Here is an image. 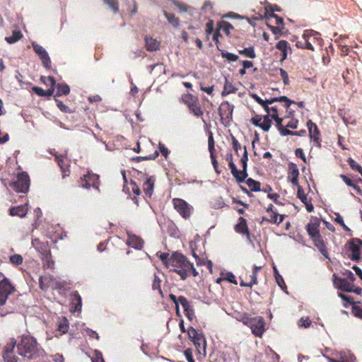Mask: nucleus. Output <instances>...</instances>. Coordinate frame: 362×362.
Wrapping results in <instances>:
<instances>
[{
    "label": "nucleus",
    "mask_w": 362,
    "mask_h": 362,
    "mask_svg": "<svg viewBox=\"0 0 362 362\" xmlns=\"http://www.w3.org/2000/svg\"><path fill=\"white\" fill-rule=\"evenodd\" d=\"M334 276V284L338 289L345 292L352 291V287H354L352 283L349 282L345 278H337L335 276Z\"/></svg>",
    "instance_id": "nucleus-13"
},
{
    "label": "nucleus",
    "mask_w": 362,
    "mask_h": 362,
    "mask_svg": "<svg viewBox=\"0 0 362 362\" xmlns=\"http://www.w3.org/2000/svg\"><path fill=\"white\" fill-rule=\"evenodd\" d=\"M180 303L183 308H187L188 305H189V303L188 300L185 296H180L178 298V304Z\"/></svg>",
    "instance_id": "nucleus-60"
},
{
    "label": "nucleus",
    "mask_w": 362,
    "mask_h": 362,
    "mask_svg": "<svg viewBox=\"0 0 362 362\" xmlns=\"http://www.w3.org/2000/svg\"><path fill=\"white\" fill-rule=\"evenodd\" d=\"M312 240L314 242L315 245L318 248L319 251L321 252V254L326 258H328V253L326 248V245L324 243V240L321 235L313 238Z\"/></svg>",
    "instance_id": "nucleus-16"
},
{
    "label": "nucleus",
    "mask_w": 362,
    "mask_h": 362,
    "mask_svg": "<svg viewBox=\"0 0 362 362\" xmlns=\"http://www.w3.org/2000/svg\"><path fill=\"white\" fill-rule=\"evenodd\" d=\"M150 69V73L153 74L155 71V75L159 76L161 74H165V69L163 64H156L153 65H150L148 66Z\"/></svg>",
    "instance_id": "nucleus-26"
},
{
    "label": "nucleus",
    "mask_w": 362,
    "mask_h": 362,
    "mask_svg": "<svg viewBox=\"0 0 362 362\" xmlns=\"http://www.w3.org/2000/svg\"><path fill=\"white\" fill-rule=\"evenodd\" d=\"M218 26L219 29L223 30L226 33V35H229L230 30L233 28V25L230 23L226 21L221 22Z\"/></svg>",
    "instance_id": "nucleus-36"
},
{
    "label": "nucleus",
    "mask_w": 362,
    "mask_h": 362,
    "mask_svg": "<svg viewBox=\"0 0 362 362\" xmlns=\"http://www.w3.org/2000/svg\"><path fill=\"white\" fill-rule=\"evenodd\" d=\"M22 36L23 35L21 30H14L13 31L12 35L6 37L5 40L9 44H13L19 40L22 37Z\"/></svg>",
    "instance_id": "nucleus-27"
},
{
    "label": "nucleus",
    "mask_w": 362,
    "mask_h": 362,
    "mask_svg": "<svg viewBox=\"0 0 362 362\" xmlns=\"http://www.w3.org/2000/svg\"><path fill=\"white\" fill-rule=\"evenodd\" d=\"M245 324L249 325L252 333L257 337H261L264 332V320L262 317H256L244 322Z\"/></svg>",
    "instance_id": "nucleus-8"
},
{
    "label": "nucleus",
    "mask_w": 362,
    "mask_h": 362,
    "mask_svg": "<svg viewBox=\"0 0 362 362\" xmlns=\"http://www.w3.org/2000/svg\"><path fill=\"white\" fill-rule=\"evenodd\" d=\"M71 303L74 305V311L80 312L82 307L81 297L78 292L71 294Z\"/></svg>",
    "instance_id": "nucleus-21"
},
{
    "label": "nucleus",
    "mask_w": 362,
    "mask_h": 362,
    "mask_svg": "<svg viewBox=\"0 0 362 362\" xmlns=\"http://www.w3.org/2000/svg\"><path fill=\"white\" fill-rule=\"evenodd\" d=\"M343 275L345 276V279L346 280L349 279L351 281V283L354 282L356 280V277H355L354 274H353L352 272H351L349 270H346L343 273Z\"/></svg>",
    "instance_id": "nucleus-55"
},
{
    "label": "nucleus",
    "mask_w": 362,
    "mask_h": 362,
    "mask_svg": "<svg viewBox=\"0 0 362 362\" xmlns=\"http://www.w3.org/2000/svg\"><path fill=\"white\" fill-rule=\"evenodd\" d=\"M79 186L86 189H90L92 186V183L89 181L86 175H85L83 178H81L79 181Z\"/></svg>",
    "instance_id": "nucleus-39"
},
{
    "label": "nucleus",
    "mask_w": 362,
    "mask_h": 362,
    "mask_svg": "<svg viewBox=\"0 0 362 362\" xmlns=\"http://www.w3.org/2000/svg\"><path fill=\"white\" fill-rule=\"evenodd\" d=\"M335 215L336 218L334 221L337 223H338L340 226H341L345 230L349 231L350 228L344 223V220L342 217L340 216V214L339 213H335Z\"/></svg>",
    "instance_id": "nucleus-46"
},
{
    "label": "nucleus",
    "mask_w": 362,
    "mask_h": 362,
    "mask_svg": "<svg viewBox=\"0 0 362 362\" xmlns=\"http://www.w3.org/2000/svg\"><path fill=\"white\" fill-rule=\"evenodd\" d=\"M57 103V107L63 112H70L71 110L69 107L63 104V103L59 100H55Z\"/></svg>",
    "instance_id": "nucleus-50"
},
{
    "label": "nucleus",
    "mask_w": 362,
    "mask_h": 362,
    "mask_svg": "<svg viewBox=\"0 0 362 362\" xmlns=\"http://www.w3.org/2000/svg\"><path fill=\"white\" fill-rule=\"evenodd\" d=\"M297 187H298L297 197L300 199V201L303 204H306V202L309 201L307 197V195L305 194L304 190L301 186L298 185Z\"/></svg>",
    "instance_id": "nucleus-37"
},
{
    "label": "nucleus",
    "mask_w": 362,
    "mask_h": 362,
    "mask_svg": "<svg viewBox=\"0 0 362 362\" xmlns=\"http://www.w3.org/2000/svg\"><path fill=\"white\" fill-rule=\"evenodd\" d=\"M348 163L353 170L358 171L362 176V167L360 165L352 158H349Z\"/></svg>",
    "instance_id": "nucleus-38"
},
{
    "label": "nucleus",
    "mask_w": 362,
    "mask_h": 362,
    "mask_svg": "<svg viewBox=\"0 0 362 362\" xmlns=\"http://www.w3.org/2000/svg\"><path fill=\"white\" fill-rule=\"evenodd\" d=\"M104 3L107 4L115 13L118 11L117 0H103Z\"/></svg>",
    "instance_id": "nucleus-41"
},
{
    "label": "nucleus",
    "mask_w": 362,
    "mask_h": 362,
    "mask_svg": "<svg viewBox=\"0 0 362 362\" xmlns=\"http://www.w3.org/2000/svg\"><path fill=\"white\" fill-rule=\"evenodd\" d=\"M264 102L268 105H272L275 102H285L286 105L285 107L286 108H288L291 104L294 103V101L288 99L286 96H281L279 98H273L269 100H266Z\"/></svg>",
    "instance_id": "nucleus-22"
},
{
    "label": "nucleus",
    "mask_w": 362,
    "mask_h": 362,
    "mask_svg": "<svg viewBox=\"0 0 362 362\" xmlns=\"http://www.w3.org/2000/svg\"><path fill=\"white\" fill-rule=\"evenodd\" d=\"M182 101L187 105L190 112L196 117H202L203 111L197 97L186 93L182 95Z\"/></svg>",
    "instance_id": "nucleus-2"
},
{
    "label": "nucleus",
    "mask_w": 362,
    "mask_h": 362,
    "mask_svg": "<svg viewBox=\"0 0 362 362\" xmlns=\"http://www.w3.org/2000/svg\"><path fill=\"white\" fill-rule=\"evenodd\" d=\"M17 349L20 356L28 360L35 359L44 352L35 338L25 334L21 337V340L17 344Z\"/></svg>",
    "instance_id": "nucleus-1"
},
{
    "label": "nucleus",
    "mask_w": 362,
    "mask_h": 362,
    "mask_svg": "<svg viewBox=\"0 0 362 362\" xmlns=\"http://www.w3.org/2000/svg\"><path fill=\"white\" fill-rule=\"evenodd\" d=\"M33 90L35 93H36L39 96H42V97L46 96L45 90L44 89H42V88H40L37 86H34L33 88Z\"/></svg>",
    "instance_id": "nucleus-62"
},
{
    "label": "nucleus",
    "mask_w": 362,
    "mask_h": 362,
    "mask_svg": "<svg viewBox=\"0 0 362 362\" xmlns=\"http://www.w3.org/2000/svg\"><path fill=\"white\" fill-rule=\"evenodd\" d=\"M59 330L62 333L65 334L69 330V325L66 320H64V322H61L59 325Z\"/></svg>",
    "instance_id": "nucleus-59"
},
{
    "label": "nucleus",
    "mask_w": 362,
    "mask_h": 362,
    "mask_svg": "<svg viewBox=\"0 0 362 362\" xmlns=\"http://www.w3.org/2000/svg\"><path fill=\"white\" fill-rule=\"evenodd\" d=\"M57 92L54 97H59L62 95H68L70 92L69 86L65 83H58L56 85Z\"/></svg>",
    "instance_id": "nucleus-23"
},
{
    "label": "nucleus",
    "mask_w": 362,
    "mask_h": 362,
    "mask_svg": "<svg viewBox=\"0 0 362 362\" xmlns=\"http://www.w3.org/2000/svg\"><path fill=\"white\" fill-rule=\"evenodd\" d=\"M218 49L221 52L222 57L225 58L228 62H235L239 58L238 56L235 54L228 52L227 51L223 49H220L218 47Z\"/></svg>",
    "instance_id": "nucleus-33"
},
{
    "label": "nucleus",
    "mask_w": 362,
    "mask_h": 362,
    "mask_svg": "<svg viewBox=\"0 0 362 362\" xmlns=\"http://www.w3.org/2000/svg\"><path fill=\"white\" fill-rule=\"evenodd\" d=\"M246 184L247 185V186L250 188V189L252 192H259L262 190L260 188V185H261L260 182L258 181H256L252 178H248L246 180Z\"/></svg>",
    "instance_id": "nucleus-30"
},
{
    "label": "nucleus",
    "mask_w": 362,
    "mask_h": 362,
    "mask_svg": "<svg viewBox=\"0 0 362 362\" xmlns=\"http://www.w3.org/2000/svg\"><path fill=\"white\" fill-rule=\"evenodd\" d=\"M280 74L283 79L284 85H288L289 81L287 72L284 69H280Z\"/></svg>",
    "instance_id": "nucleus-58"
},
{
    "label": "nucleus",
    "mask_w": 362,
    "mask_h": 362,
    "mask_svg": "<svg viewBox=\"0 0 362 362\" xmlns=\"http://www.w3.org/2000/svg\"><path fill=\"white\" fill-rule=\"evenodd\" d=\"M159 258L160 260L163 262V264L165 265V267L168 268V262L169 261V254L168 253H160L159 255Z\"/></svg>",
    "instance_id": "nucleus-63"
},
{
    "label": "nucleus",
    "mask_w": 362,
    "mask_h": 362,
    "mask_svg": "<svg viewBox=\"0 0 362 362\" xmlns=\"http://www.w3.org/2000/svg\"><path fill=\"white\" fill-rule=\"evenodd\" d=\"M238 52L242 54L245 55L247 57L254 59L256 57V54L255 53V49L254 47H250L248 48H245L244 49L238 50Z\"/></svg>",
    "instance_id": "nucleus-35"
},
{
    "label": "nucleus",
    "mask_w": 362,
    "mask_h": 362,
    "mask_svg": "<svg viewBox=\"0 0 362 362\" xmlns=\"http://www.w3.org/2000/svg\"><path fill=\"white\" fill-rule=\"evenodd\" d=\"M32 45H33L34 51L40 58L43 66L46 69H50L51 61H50L49 54L47 52V51L45 50V49L44 47H42V46L37 45L35 42H33Z\"/></svg>",
    "instance_id": "nucleus-9"
},
{
    "label": "nucleus",
    "mask_w": 362,
    "mask_h": 362,
    "mask_svg": "<svg viewBox=\"0 0 362 362\" xmlns=\"http://www.w3.org/2000/svg\"><path fill=\"white\" fill-rule=\"evenodd\" d=\"M229 167L231 170V173L234 177H237L236 175H238L240 174V170L237 169L236 165L233 161V158L230 157V160L228 163Z\"/></svg>",
    "instance_id": "nucleus-47"
},
{
    "label": "nucleus",
    "mask_w": 362,
    "mask_h": 362,
    "mask_svg": "<svg viewBox=\"0 0 362 362\" xmlns=\"http://www.w3.org/2000/svg\"><path fill=\"white\" fill-rule=\"evenodd\" d=\"M307 127L309 130L310 137L314 141H317L319 137L320 132L317 125L313 123L311 120H308L307 122Z\"/></svg>",
    "instance_id": "nucleus-18"
},
{
    "label": "nucleus",
    "mask_w": 362,
    "mask_h": 362,
    "mask_svg": "<svg viewBox=\"0 0 362 362\" xmlns=\"http://www.w3.org/2000/svg\"><path fill=\"white\" fill-rule=\"evenodd\" d=\"M127 244L134 248L140 250L144 246V241L140 237L136 236V235L128 234Z\"/></svg>",
    "instance_id": "nucleus-14"
},
{
    "label": "nucleus",
    "mask_w": 362,
    "mask_h": 362,
    "mask_svg": "<svg viewBox=\"0 0 362 362\" xmlns=\"http://www.w3.org/2000/svg\"><path fill=\"white\" fill-rule=\"evenodd\" d=\"M144 41L147 50L152 52L159 49L160 43L156 39L146 36Z\"/></svg>",
    "instance_id": "nucleus-20"
},
{
    "label": "nucleus",
    "mask_w": 362,
    "mask_h": 362,
    "mask_svg": "<svg viewBox=\"0 0 362 362\" xmlns=\"http://www.w3.org/2000/svg\"><path fill=\"white\" fill-rule=\"evenodd\" d=\"M92 361L93 362H105L102 354L98 351H95V356H93L92 358Z\"/></svg>",
    "instance_id": "nucleus-56"
},
{
    "label": "nucleus",
    "mask_w": 362,
    "mask_h": 362,
    "mask_svg": "<svg viewBox=\"0 0 362 362\" xmlns=\"http://www.w3.org/2000/svg\"><path fill=\"white\" fill-rule=\"evenodd\" d=\"M233 109L234 106L227 101L223 102L218 108V114L221 117V120L226 127L230 125V122L233 118Z\"/></svg>",
    "instance_id": "nucleus-4"
},
{
    "label": "nucleus",
    "mask_w": 362,
    "mask_h": 362,
    "mask_svg": "<svg viewBox=\"0 0 362 362\" xmlns=\"http://www.w3.org/2000/svg\"><path fill=\"white\" fill-rule=\"evenodd\" d=\"M236 91L237 88H235L233 84L226 78V81L221 95L224 96L231 93H235Z\"/></svg>",
    "instance_id": "nucleus-28"
},
{
    "label": "nucleus",
    "mask_w": 362,
    "mask_h": 362,
    "mask_svg": "<svg viewBox=\"0 0 362 362\" xmlns=\"http://www.w3.org/2000/svg\"><path fill=\"white\" fill-rule=\"evenodd\" d=\"M275 279H276V283L278 284V285L281 288H284V287H286V284L284 283V281L282 278V276L281 275H279L277 272H276V269H275Z\"/></svg>",
    "instance_id": "nucleus-51"
},
{
    "label": "nucleus",
    "mask_w": 362,
    "mask_h": 362,
    "mask_svg": "<svg viewBox=\"0 0 362 362\" xmlns=\"http://www.w3.org/2000/svg\"><path fill=\"white\" fill-rule=\"evenodd\" d=\"M188 335L190 339H192L194 341H203L204 344H206V341L204 339V337L202 334H199L197 331L194 329L193 327H190L188 330Z\"/></svg>",
    "instance_id": "nucleus-25"
},
{
    "label": "nucleus",
    "mask_w": 362,
    "mask_h": 362,
    "mask_svg": "<svg viewBox=\"0 0 362 362\" xmlns=\"http://www.w3.org/2000/svg\"><path fill=\"white\" fill-rule=\"evenodd\" d=\"M40 80L46 85H50L51 86H54L56 85V81L53 76H42Z\"/></svg>",
    "instance_id": "nucleus-44"
},
{
    "label": "nucleus",
    "mask_w": 362,
    "mask_h": 362,
    "mask_svg": "<svg viewBox=\"0 0 362 362\" xmlns=\"http://www.w3.org/2000/svg\"><path fill=\"white\" fill-rule=\"evenodd\" d=\"M23 257L20 255H13L10 257V261L12 264L19 265L23 263Z\"/></svg>",
    "instance_id": "nucleus-43"
},
{
    "label": "nucleus",
    "mask_w": 362,
    "mask_h": 362,
    "mask_svg": "<svg viewBox=\"0 0 362 362\" xmlns=\"http://www.w3.org/2000/svg\"><path fill=\"white\" fill-rule=\"evenodd\" d=\"M320 225V222L319 218L312 216L310 222L306 226L307 232L311 239L320 235L319 230Z\"/></svg>",
    "instance_id": "nucleus-10"
},
{
    "label": "nucleus",
    "mask_w": 362,
    "mask_h": 362,
    "mask_svg": "<svg viewBox=\"0 0 362 362\" xmlns=\"http://www.w3.org/2000/svg\"><path fill=\"white\" fill-rule=\"evenodd\" d=\"M170 272L179 274L182 280H185L189 276L188 268L170 269Z\"/></svg>",
    "instance_id": "nucleus-34"
},
{
    "label": "nucleus",
    "mask_w": 362,
    "mask_h": 362,
    "mask_svg": "<svg viewBox=\"0 0 362 362\" xmlns=\"http://www.w3.org/2000/svg\"><path fill=\"white\" fill-rule=\"evenodd\" d=\"M298 119H291L288 123L286 124V127L287 128H291V129H297L298 127Z\"/></svg>",
    "instance_id": "nucleus-64"
},
{
    "label": "nucleus",
    "mask_w": 362,
    "mask_h": 362,
    "mask_svg": "<svg viewBox=\"0 0 362 362\" xmlns=\"http://www.w3.org/2000/svg\"><path fill=\"white\" fill-rule=\"evenodd\" d=\"M154 183L155 178L153 177H150L144 182L143 185V189L145 194L148 197H151L153 194Z\"/></svg>",
    "instance_id": "nucleus-17"
},
{
    "label": "nucleus",
    "mask_w": 362,
    "mask_h": 362,
    "mask_svg": "<svg viewBox=\"0 0 362 362\" xmlns=\"http://www.w3.org/2000/svg\"><path fill=\"white\" fill-rule=\"evenodd\" d=\"M160 279L158 278V276H155L154 280H153V284H152V288H153V290L158 289L160 293H161L162 291H161V289H160Z\"/></svg>",
    "instance_id": "nucleus-57"
},
{
    "label": "nucleus",
    "mask_w": 362,
    "mask_h": 362,
    "mask_svg": "<svg viewBox=\"0 0 362 362\" xmlns=\"http://www.w3.org/2000/svg\"><path fill=\"white\" fill-rule=\"evenodd\" d=\"M311 324V321L308 318V317H306V318H300V320L298 321V325L300 327H308Z\"/></svg>",
    "instance_id": "nucleus-52"
},
{
    "label": "nucleus",
    "mask_w": 362,
    "mask_h": 362,
    "mask_svg": "<svg viewBox=\"0 0 362 362\" xmlns=\"http://www.w3.org/2000/svg\"><path fill=\"white\" fill-rule=\"evenodd\" d=\"M13 291L14 287L6 278L0 281V305L5 304L8 295Z\"/></svg>",
    "instance_id": "nucleus-7"
},
{
    "label": "nucleus",
    "mask_w": 362,
    "mask_h": 362,
    "mask_svg": "<svg viewBox=\"0 0 362 362\" xmlns=\"http://www.w3.org/2000/svg\"><path fill=\"white\" fill-rule=\"evenodd\" d=\"M288 179L294 186H298L299 170L297 165L293 163H290L288 167Z\"/></svg>",
    "instance_id": "nucleus-12"
},
{
    "label": "nucleus",
    "mask_w": 362,
    "mask_h": 362,
    "mask_svg": "<svg viewBox=\"0 0 362 362\" xmlns=\"http://www.w3.org/2000/svg\"><path fill=\"white\" fill-rule=\"evenodd\" d=\"M183 309L185 312L186 316L188 317L189 320H192L194 317V310H193L192 307L191 306V305L190 304L188 305L187 308H183Z\"/></svg>",
    "instance_id": "nucleus-54"
},
{
    "label": "nucleus",
    "mask_w": 362,
    "mask_h": 362,
    "mask_svg": "<svg viewBox=\"0 0 362 362\" xmlns=\"http://www.w3.org/2000/svg\"><path fill=\"white\" fill-rule=\"evenodd\" d=\"M235 231L242 234H246L247 236L250 235L248 228L247 226V221L243 217L239 218V223L236 224Z\"/></svg>",
    "instance_id": "nucleus-19"
},
{
    "label": "nucleus",
    "mask_w": 362,
    "mask_h": 362,
    "mask_svg": "<svg viewBox=\"0 0 362 362\" xmlns=\"http://www.w3.org/2000/svg\"><path fill=\"white\" fill-rule=\"evenodd\" d=\"M163 13L165 18H167L169 23H170L174 27H177L180 23V21L175 16L173 13H169L166 11H163Z\"/></svg>",
    "instance_id": "nucleus-31"
},
{
    "label": "nucleus",
    "mask_w": 362,
    "mask_h": 362,
    "mask_svg": "<svg viewBox=\"0 0 362 362\" xmlns=\"http://www.w3.org/2000/svg\"><path fill=\"white\" fill-rule=\"evenodd\" d=\"M355 360L356 357L352 354H349V356L346 355L344 353L340 354V362H354Z\"/></svg>",
    "instance_id": "nucleus-45"
},
{
    "label": "nucleus",
    "mask_w": 362,
    "mask_h": 362,
    "mask_svg": "<svg viewBox=\"0 0 362 362\" xmlns=\"http://www.w3.org/2000/svg\"><path fill=\"white\" fill-rule=\"evenodd\" d=\"M271 110H272V112H275V114L271 115V118L275 120L276 127L279 130L282 127H284V125L282 124L283 119L279 117L278 110H277L276 107H272Z\"/></svg>",
    "instance_id": "nucleus-29"
},
{
    "label": "nucleus",
    "mask_w": 362,
    "mask_h": 362,
    "mask_svg": "<svg viewBox=\"0 0 362 362\" xmlns=\"http://www.w3.org/2000/svg\"><path fill=\"white\" fill-rule=\"evenodd\" d=\"M17 344L16 340L12 339L11 344L6 346L4 353H7V351L13 353L15 346H17Z\"/></svg>",
    "instance_id": "nucleus-61"
},
{
    "label": "nucleus",
    "mask_w": 362,
    "mask_h": 362,
    "mask_svg": "<svg viewBox=\"0 0 362 362\" xmlns=\"http://www.w3.org/2000/svg\"><path fill=\"white\" fill-rule=\"evenodd\" d=\"M168 262V268L180 269L192 267V263L187 260V257L177 252H173L171 255Z\"/></svg>",
    "instance_id": "nucleus-3"
},
{
    "label": "nucleus",
    "mask_w": 362,
    "mask_h": 362,
    "mask_svg": "<svg viewBox=\"0 0 362 362\" xmlns=\"http://www.w3.org/2000/svg\"><path fill=\"white\" fill-rule=\"evenodd\" d=\"M3 357L5 362L17 361V357L15 355H13V354L11 352L7 351V353H4Z\"/></svg>",
    "instance_id": "nucleus-42"
},
{
    "label": "nucleus",
    "mask_w": 362,
    "mask_h": 362,
    "mask_svg": "<svg viewBox=\"0 0 362 362\" xmlns=\"http://www.w3.org/2000/svg\"><path fill=\"white\" fill-rule=\"evenodd\" d=\"M11 186L18 192L25 193L30 186V179L27 174L22 173L18 177L16 181L12 182Z\"/></svg>",
    "instance_id": "nucleus-5"
},
{
    "label": "nucleus",
    "mask_w": 362,
    "mask_h": 362,
    "mask_svg": "<svg viewBox=\"0 0 362 362\" xmlns=\"http://www.w3.org/2000/svg\"><path fill=\"white\" fill-rule=\"evenodd\" d=\"M173 202L175 209L183 218H187L190 216L192 207L185 201L176 198Z\"/></svg>",
    "instance_id": "nucleus-6"
},
{
    "label": "nucleus",
    "mask_w": 362,
    "mask_h": 362,
    "mask_svg": "<svg viewBox=\"0 0 362 362\" xmlns=\"http://www.w3.org/2000/svg\"><path fill=\"white\" fill-rule=\"evenodd\" d=\"M247 170H242L240 171V174L238 175H236L237 177H235L237 182L239 183L243 182L245 180V178L247 177Z\"/></svg>",
    "instance_id": "nucleus-48"
},
{
    "label": "nucleus",
    "mask_w": 362,
    "mask_h": 362,
    "mask_svg": "<svg viewBox=\"0 0 362 362\" xmlns=\"http://www.w3.org/2000/svg\"><path fill=\"white\" fill-rule=\"evenodd\" d=\"M42 259L43 261V267L47 269L53 268L54 266V261L51 258V253L47 257H42Z\"/></svg>",
    "instance_id": "nucleus-40"
},
{
    "label": "nucleus",
    "mask_w": 362,
    "mask_h": 362,
    "mask_svg": "<svg viewBox=\"0 0 362 362\" xmlns=\"http://www.w3.org/2000/svg\"><path fill=\"white\" fill-rule=\"evenodd\" d=\"M86 175L89 181L92 182V187L96 189H99V175L90 173H88Z\"/></svg>",
    "instance_id": "nucleus-32"
},
{
    "label": "nucleus",
    "mask_w": 362,
    "mask_h": 362,
    "mask_svg": "<svg viewBox=\"0 0 362 362\" xmlns=\"http://www.w3.org/2000/svg\"><path fill=\"white\" fill-rule=\"evenodd\" d=\"M352 313L354 315V316L362 319V307L354 305L352 307Z\"/></svg>",
    "instance_id": "nucleus-49"
},
{
    "label": "nucleus",
    "mask_w": 362,
    "mask_h": 362,
    "mask_svg": "<svg viewBox=\"0 0 362 362\" xmlns=\"http://www.w3.org/2000/svg\"><path fill=\"white\" fill-rule=\"evenodd\" d=\"M27 213V204L13 206L9 209V215L11 216H18L21 218H23L26 216Z\"/></svg>",
    "instance_id": "nucleus-15"
},
{
    "label": "nucleus",
    "mask_w": 362,
    "mask_h": 362,
    "mask_svg": "<svg viewBox=\"0 0 362 362\" xmlns=\"http://www.w3.org/2000/svg\"><path fill=\"white\" fill-rule=\"evenodd\" d=\"M362 247V240L358 238H353L349 241V250L352 252H359Z\"/></svg>",
    "instance_id": "nucleus-24"
},
{
    "label": "nucleus",
    "mask_w": 362,
    "mask_h": 362,
    "mask_svg": "<svg viewBox=\"0 0 362 362\" xmlns=\"http://www.w3.org/2000/svg\"><path fill=\"white\" fill-rule=\"evenodd\" d=\"M288 43L286 40H280L276 45V47L281 52L287 49Z\"/></svg>",
    "instance_id": "nucleus-53"
},
{
    "label": "nucleus",
    "mask_w": 362,
    "mask_h": 362,
    "mask_svg": "<svg viewBox=\"0 0 362 362\" xmlns=\"http://www.w3.org/2000/svg\"><path fill=\"white\" fill-rule=\"evenodd\" d=\"M32 245L35 249L40 254L41 258L43 257H47L51 253L47 243L40 242L39 239L36 238L32 241Z\"/></svg>",
    "instance_id": "nucleus-11"
}]
</instances>
